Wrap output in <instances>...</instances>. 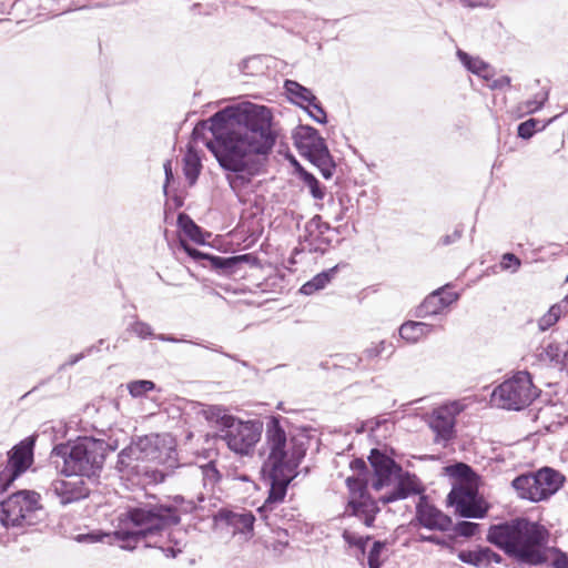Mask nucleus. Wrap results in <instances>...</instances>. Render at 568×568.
Masks as SVG:
<instances>
[{
	"instance_id": "obj_1",
	"label": "nucleus",
	"mask_w": 568,
	"mask_h": 568,
	"mask_svg": "<svg viewBox=\"0 0 568 568\" xmlns=\"http://www.w3.org/2000/svg\"><path fill=\"white\" fill-rule=\"evenodd\" d=\"M205 131L212 134V139L205 141L206 148L224 170L234 173L245 170L246 155L266 154L275 142L271 132V112L256 104L223 109L197 123L193 135L197 138Z\"/></svg>"
},
{
	"instance_id": "obj_29",
	"label": "nucleus",
	"mask_w": 568,
	"mask_h": 568,
	"mask_svg": "<svg viewBox=\"0 0 568 568\" xmlns=\"http://www.w3.org/2000/svg\"><path fill=\"white\" fill-rule=\"evenodd\" d=\"M178 225L193 242L197 244L205 243L202 229L186 213L178 215Z\"/></svg>"
},
{
	"instance_id": "obj_11",
	"label": "nucleus",
	"mask_w": 568,
	"mask_h": 568,
	"mask_svg": "<svg viewBox=\"0 0 568 568\" xmlns=\"http://www.w3.org/2000/svg\"><path fill=\"white\" fill-rule=\"evenodd\" d=\"M36 437L29 436L8 452L7 464L0 469V493H4L11 484L33 464Z\"/></svg>"
},
{
	"instance_id": "obj_48",
	"label": "nucleus",
	"mask_w": 568,
	"mask_h": 568,
	"mask_svg": "<svg viewBox=\"0 0 568 568\" xmlns=\"http://www.w3.org/2000/svg\"><path fill=\"white\" fill-rule=\"evenodd\" d=\"M520 260L513 253H505L503 255L501 267L507 270L514 266V271H517L520 266Z\"/></svg>"
},
{
	"instance_id": "obj_55",
	"label": "nucleus",
	"mask_w": 568,
	"mask_h": 568,
	"mask_svg": "<svg viewBox=\"0 0 568 568\" xmlns=\"http://www.w3.org/2000/svg\"><path fill=\"white\" fill-rule=\"evenodd\" d=\"M552 568H568V556L560 554L554 561Z\"/></svg>"
},
{
	"instance_id": "obj_64",
	"label": "nucleus",
	"mask_w": 568,
	"mask_h": 568,
	"mask_svg": "<svg viewBox=\"0 0 568 568\" xmlns=\"http://www.w3.org/2000/svg\"><path fill=\"white\" fill-rule=\"evenodd\" d=\"M379 424H381V423H379L378 420H376V422H375V427H378V426H379Z\"/></svg>"
},
{
	"instance_id": "obj_19",
	"label": "nucleus",
	"mask_w": 568,
	"mask_h": 568,
	"mask_svg": "<svg viewBox=\"0 0 568 568\" xmlns=\"http://www.w3.org/2000/svg\"><path fill=\"white\" fill-rule=\"evenodd\" d=\"M455 424V414L448 406L434 409L429 417V427L436 434L437 443H447L454 437Z\"/></svg>"
},
{
	"instance_id": "obj_25",
	"label": "nucleus",
	"mask_w": 568,
	"mask_h": 568,
	"mask_svg": "<svg viewBox=\"0 0 568 568\" xmlns=\"http://www.w3.org/2000/svg\"><path fill=\"white\" fill-rule=\"evenodd\" d=\"M434 329V325L425 322L408 321L400 325L399 336L408 343H417Z\"/></svg>"
},
{
	"instance_id": "obj_21",
	"label": "nucleus",
	"mask_w": 568,
	"mask_h": 568,
	"mask_svg": "<svg viewBox=\"0 0 568 568\" xmlns=\"http://www.w3.org/2000/svg\"><path fill=\"white\" fill-rule=\"evenodd\" d=\"M178 469L180 476H190L194 479H201L206 490H213L222 478L214 460H210L203 465H179Z\"/></svg>"
},
{
	"instance_id": "obj_60",
	"label": "nucleus",
	"mask_w": 568,
	"mask_h": 568,
	"mask_svg": "<svg viewBox=\"0 0 568 568\" xmlns=\"http://www.w3.org/2000/svg\"><path fill=\"white\" fill-rule=\"evenodd\" d=\"M353 464L357 465V467H362V468L366 467V465L363 460L357 459V460H354Z\"/></svg>"
},
{
	"instance_id": "obj_31",
	"label": "nucleus",
	"mask_w": 568,
	"mask_h": 568,
	"mask_svg": "<svg viewBox=\"0 0 568 568\" xmlns=\"http://www.w3.org/2000/svg\"><path fill=\"white\" fill-rule=\"evenodd\" d=\"M308 160L318 168L324 179L328 180L333 176L335 171V163L333 162V159L328 150Z\"/></svg>"
},
{
	"instance_id": "obj_33",
	"label": "nucleus",
	"mask_w": 568,
	"mask_h": 568,
	"mask_svg": "<svg viewBox=\"0 0 568 568\" xmlns=\"http://www.w3.org/2000/svg\"><path fill=\"white\" fill-rule=\"evenodd\" d=\"M300 175L303 180L304 184L308 187L310 193L316 200H322L325 196L324 189L322 187L320 181L310 172L304 169H300Z\"/></svg>"
},
{
	"instance_id": "obj_61",
	"label": "nucleus",
	"mask_w": 568,
	"mask_h": 568,
	"mask_svg": "<svg viewBox=\"0 0 568 568\" xmlns=\"http://www.w3.org/2000/svg\"><path fill=\"white\" fill-rule=\"evenodd\" d=\"M310 109H311V111L313 112V114H315V115H320L315 109H313V108H310Z\"/></svg>"
},
{
	"instance_id": "obj_41",
	"label": "nucleus",
	"mask_w": 568,
	"mask_h": 568,
	"mask_svg": "<svg viewBox=\"0 0 568 568\" xmlns=\"http://www.w3.org/2000/svg\"><path fill=\"white\" fill-rule=\"evenodd\" d=\"M342 537L346 544H348L351 547H357L362 554H365L366 551V545L368 540H371V536L362 537L357 536L356 534L345 529L342 534Z\"/></svg>"
},
{
	"instance_id": "obj_15",
	"label": "nucleus",
	"mask_w": 568,
	"mask_h": 568,
	"mask_svg": "<svg viewBox=\"0 0 568 568\" xmlns=\"http://www.w3.org/2000/svg\"><path fill=\"white\" fill-rule=\"evenodd\" d=\"M368 460L375 474V479L372 483V487L375 490L390 486L394 478L398 477L402 473V467L393 458L378 449L371 450Z\"/></svg>"
},
{
	"instance_id": "obj_32",
	"label": "nucleus",
	"mask_w": 568,
	"mask_h": 568,
	"mask_svg": "<svg viewBox=\"0 0 568 568\" xmlns=\"http://www.w3.org/2000/svg\"><path fill=\"white\" fill-rule=\"evenodd\" d=\"M205 418L211 422L215 423L217 426L221 427V429H225L226 425L232 422L233 417L232 415L226 414V410L221 406H207L204 410Z\"/></svg>"
},
{
	"instance_id": "obj_2",
	"label": "nucleus",
	"mask_w": 568,
	"mask_h": 568,
	"mask_svg": "<svg viewBox=\"0 0 568 568\" xmlns=\"http://www.w3.org/2000/svg\"><path fill=\"white\" fill-rule=\"evenodd\" d=\"M305 443L304 437H292L288 443L277 417H272L267 422L261 455L264 456L262 474L270 484V491L258 509L261 514L272 510L274 505L284 500L287 487L305 457L307 450Z\"/></svg>"
},
{
	"instance_id": "obj_3",
	"label": "nucleus",
	"mask_w": 568,
	"mask_h": 568,
	"mask_svg": "<svg viewBox=\"0 0 568 568\" xmlns=\"http://www.w3.org/2000/svg\"><path fill=\"white\" fill-rule=\"evenodd\" d=\"M118 519L119 529L112 534H80L75 537V540L94 544L113 537L122 542V549L133 550L141 540L180 523V516L175 507L152 503H138L136 505L128 506L119 515Z\"/></svg>"
},
{
	"instance_id": "obj_54",
	"label": "nucleus",
	"mask_w": 568,
	"mask_h": 568,
	"mask_svg": "<svg viewBox=\"0 0 568 568\" xmlns=\"http://www.w3.org/2000/svg\"><path fill=\"white\" fill-rule=\"evenodd\" d=\"M93 349H97V351H98L99 348H98V347H95V346H91V347H89V348L87 349V352H85V353H79V354H77V355H72V356L70 357V359L68 361L67 365L72 366V365L77 364V363H78L79 361H81V359H82L87 354H90Z\"/></svg>"
},
{
	"instance_id": "obj_43",
	"label": "nucleus",
	"mask_w": 568,
	"mask_h": 568,
	"mask_svg": "<svg viewBox=\"0 0 568 568\" xmlns=\"http://www.w3.org/2000/svg\"><path fill=\"white\" fill-rule=\"evenodd\" d=\"M332 230L331 225L322 220L321 215H314L306 224L305 231L317 232L326 235Z\"/></svg>"
},
{
	"instance_id": "obj_24",
	"label": "nucleus",
	"mask_w": 568,
	"mask_h": 568,
	"mask_svg": "<svg viewBox=\"0 0 568 568\" xmlns=\"http://www.w3.org/2000/svg\"><path fill=\"white\" fill-rule=\"evenodd\" d=\"M457 57L462 64L471 73L489 81L493 77V70L488 63L479 58L471 57L467 52L458 49Z\"/></svg>"
},
{
	"instance_id": "obj_39",
	"label": "nucleus",
	"mask_w": 568,
	"mask_h": 568,
	"mask_svg": "<svg viewBox=\"0 0 568 568\" xmlns=\"http://www.w3.org/2000/svg\"><path fill=\"white\" fill-rule=\"evenodd\" d=\"M126 388L132 397H142L155 388L152 381L139 379L128 383Z\"/></svg>"
},
{
	"instance_id": "obj_47",
	"label": "nucleus",
	"mask_w": 568,
	"mask_h": 568,
	"mask_svg": "<svg viewBox=\"0 0 568 568\" xmlns=\"http://www.w3.org/2000/svg\"><path fill=\"white\" fill-rule=\"evenodd\" d=\"M384 349H385V342L381 341L377 344H373L372 346L367 347L364 351V356L367 359H373V358L378 357L384 352Z\"/></svg>"
},
{
	"instance_id": "obj_8",
	"label": "nucleus",
	"mask_w": 568,
	"mask_h": 568,
	"mask_svg": "<svg viewBox=\"0 0 568 568\" xmlns=\"http://www.w3.org/2000/svg\"><path fill=\"white\" fill-rule=\"evenodd\" d=\"M159 436L139 437L118 455L116 470L122 477H135L146 473L143 463L160 458Z\"/></svg>"
},
{
	"instance_id": "obj_26",
	"label": "nucleus",
	"mask_w": 568,
	"mask_h": 568,
	"mask_svg": "<svg viewBox=\"0 0 568 568\" xmlns=\"http://www.w3.org/2000/svg\"><path fill=\"white\" fill-rule=\"evenodd\" d=\"M227 523L233 527L234 534L244 535L245 539H250L253 536L255 517L251 511L231 513L227 517Z\"/></svg>"
},
{
	"instance_id": "obj_51",
	"label": "nucleus",
	"mask_w": 568,
	"mask_h": 568,
	"mask_svg": "<svg viewBox=\"0 0 568 568\" xmlns=\"http://www.w3.org/2000/svg\"><path fill=\"white\" fill-rule=\"evenodd\" d=\"M462 234H463V229L457 227L452 234H447V235L443 236L439 240V242L442 245H450V244L457 242L462 237Z\"/></svg>"
},
{
	"instance_id": "obj_52",
	"label": "nucleus",
	"mask_w": 568,
	"mask_h": 568,
	"mask_svg": "<svg viewBox=\"0 0 568 568\" xmlns=\"http://www.w3.org/2000/svg\"><path fill=\"white\" fill-rule=\"evenodd\" d=\"M484 552H485L486 567L493 561L496 564H500L503 560V557L499 554L495 552L494 550H491L488 547H484Z\"/></svg>"
},
{
	"instance_id": "obj_27",
	"label": "nucleus",
	"mask_w": 568,
	"mask_h": 568,
	"mask_svg": "<svg viewBox=\"0 0 568 568\" xmlns=\"http://www.w3.org/2000/svg\"><path fill=\"white\" fill-rule=\"evenodd\" d=\"M341 264L316 274L312 280L302 285L300 292L304 295H312L323 288L335 277Z\"/></svg>"
},
{
	"instance_id": "obj_44",
	"label": "nucleus",
	"mask_w": 568,
	"mask_h": 568,
	"mask_svg": "<svg viewBox=\"0 0 568 568\" xmlns=\"http://www.w3.org/2000/svg\"><path fill=\"white\" fill-rule=\"evenodd\" d=\"M479 528V525L471 521H459L456 525H453L450 529H453L457 535L463 537H473Z\"/></svg>"
},
{
	"instance_id": "obj_49",
	"label": "nucleus",
	"mask_w": 568,
	"mask_h": 568,
	"mask_svg": "<svg viewBox=\"0 0 568 568\" xmlns=\"http://www.w3.org/2000/svg\"><path fill=\"white\" fill-rule=\"evenodd\" d=\"M487 85L491 89V90H500V89H504L506 87H509L510 85V78L507 77V75H503L498 79H490L489 81H487Z\"/></svg>"
},
{
	"instance_id": "obj_23",
	"label": "nucleus",
	"mask_w": 568,
	"mask_h": 568,
	"mask_svg": "<svg viewBox=\"0 0 568 568\" xmlns=\"http://www.w3.org/2000/svg\"><path fill=\"white\" fill-rule=\"evenodd\" d=\"M394 481H396L395 488L390 493L385 494L379 498V501L384 505L405 499L413 494L419 493V487L415 475H410L408 473L403 474L402 471L398 477L394 478Z\"/></svg>"
},
{
	"instance_id": "obj_59",
	"label": "nucleus",
	"mask_w": 568,
	"mask_h": 568,
	"mask_svg": "<svg viewBox=\"0 0 568 568\" xmlns=\"http://www.w3.org/2000/svg\"><path fill=\"white\" fill-rule=\"evenodd\" d=\"M163 551L166 557H173V558L176 557L178 552H180V550H175L172 547L165 548V549H163Z\"/></svg>"
},
{
	"instance_id": "obj_9",
	"label": "nucleus",
	"mask_w": 568,
	"mask_h": 568,
	"mask_svg": "<svg viewBox=\"0 0 568 568\" xmlns=\"http://www.w3.org/2000/svg\"><path fill=\"white\" fill-rule=\"evenodd\" d=\"M40 495L33 490H19L1 504V523L6 527H23L34 524L36 513L41 509Z\"/></svg>"
},
{
	"instance_id": "obj_6",
	"label": "nucleus",
	"mask_w": 568,
	"mask_h": 568,
	"mask_svg": "<svg viewBox=\"0 0 568 568\" xmlns=\"http://www.w3.org/2000/svg\"><path fill=\"white\" fill-rule=\"evenodd\" d=\"M565 477L550 467H544L537 471L521 474L511 481L520 499L531 503L547 500L564 485Z\"/></svg>"
},
{
	"instance_id": "obj_34",
	"label": "nucleus",
	"mask_w": 568,
	"mask_h": 568,
	"mask_svg": "<svg viewBox=\"0 0 568 568\" xmlns=\"http://www.w3.org/2000/svg\"><path fill=\"white\" fill-rule=\"evenodd\" d=\"M536 357L544 364L558 362L560 357V349L558 345L548 343L547 345H541L537 348Z\"/></svg>"
},
{
	"instance_id": "obj_37",
	"label": "nucleus",
	"mask_w": 568,
	"mask_h": 568,
	"mask_svg": "<svg viewBox=\"0 0 568 568\" xmlns=\"http://www.w3.org/2000/svg\"><path fill=\"white\" fill-rule=\"evenodd\" d=\"M548 97H549V90L542 89L541 91L537 92L532 99L523 103L520 109L524 110L528 114L535 113L544 106V104L548 100Z\"/></svg>"
},
{
	"instance_id": "obj_46",
	"label": "nucleus",
	"mask_w": 568,
	"mask_h": 568,
	"mask_svg": "<svg viewBox=\"0 0 568 568\" xmlns=\"http://www.w3.org/2000/svg\"><path fill=\"white\" fill-rule=\"evenodd\" d=\"M261 64H262V61H261L260 57H251L248 59H245L241 63V71L244 74L253 75L256 72L261 71V69H262Z\"/></svg>"
},
{
	"instance_id": "obj_13",
	"label": "nucleus",
	"mask_w": 568,
	"mask_h": 568,
	"mask_svg": "<svg viewBox=\"0 0 568 568\" xmlns=\"http://www.w3.org/2000/svg\"><path fill=\"white\" fill-rule=\"evenodd\" d=\"M284 89L290 100L303 108L307 114L317 123L325 124L327 115L315 94L306 87L294 80H285Z\"/></svg>"
},
{
	"instance_id": "obj_12",
	"label": "nucleus",
	"mask_w": 568,
	"mask_h": 568,
	"mask_svg": "<svg viewBox=\"0 0 568 568\" xmlns=\"http://www.w3.org/2000/svg\"><path fill=\"white\" fill-rule=\"evenodd\" d=\"M89 495L90 487L87 480L80 476H73L69 479H55L47 489V496L55 498L62 506L80 501Z\"/></svg>"
},
{
	"instance_id": "obj_10",
	"label": "nucleus",
	"mask_w": 568,
	"mask_h": 568,
	"mask_svg": "<svg viewBox=\"0 0 568 568\" xmlns=\"http://www.w3.org/2000/svg\"><path fill=\"white\" fill-rule=\"evenodd\" d=\"M262 434V423L258 420L243 422L233 417L232 422L221 429V438L227 447L236 454L248 455Z\"/></svg>"
},
{
	"instance_id": "obj_45",
	"label": "nucleus",
	"mask_w": 568,
	"mask_h": 568,
	"mask_svg": "<svg viewBox=\"0 0 568 568\" xmlns=\"http://www.w3.org/2000/svg\"><path fill=\"white\" fill-rule=\"evenodd\" d=\"M385 548V542L384 541H375L369 550V554H368V567L369 568H381V560H379V557H381V554L383 551V549Z\"/></svg>"
},
{
	"instance_id": "obj_14",
	"label": "nucleus",
	"mask_w": 568,
	"mask_h": 568,
	"mask_svg": "<svg viewBox=\"0 0 568 568\" xmlns=\"http://www.w3.org/2000/svg\"><path fill=\"white\" fill-rule=\"evenodd\" d=\"M447 504L465 518H483L487 513L476 491L467 487H454L447 496Z\"/></svg>"
},
{
	"instance_id": "obj_35",
	"label": "nucleus",
	"mask_w": 568,
	"mask_h": 568,
	"mask_svg": "<svg viewBox=\"0 0 568 568\" xmlns=\"http://www.w3.org/2000/svg\"><path fill=\"white\" fill-rule=\"evenodd\" d=\"M458 559L478 568L486 567L484 547L477 550H460L458 552Z\"/></svg>"
},
{
	"instance_id": "obj_28",
	"label": "nucleus",
	"mask_w": 568,
	"mask_h": 568,
	"mask_svg": "<svg viewBox=\"0 0 568 568\" xmlns=\"http://www.w3.org/2000/svg\"><path fill=\"white\" fill-rule=\"evenodd\" d=\"M303 242L305 244V248H307L310 252H315V253H325L326 250L331 246L332 244V239L328 237L327 235H324V234H320L317 232H311V231H305L304 230V235H303Z\"/></svg>"
},
{
	"instance_id": "obj_17",
	"label": "nucleus",
	"mask_w": 568,
	"mask_h": 568,
	"mask_svg": "<svg viewBox=\"0 0 568 568\" xmlns=\"http://www.w3.org/2000/svg\"><path fill=\"white\" fill-rule=\"evenodd\" d=\"M416 520L430 530L448 531L453 527L452 518L422 496L416 505Z\"/></svg>"
},
{
	"instance_id": "obj_40",
	"label": "nucleus",
	"mask_w": 568,
	"mask_h": 568,
	"mask_svg": "<svg viewBox=\"0 0 568 568\" xmlns=\"http://www.w3.org/2000/svg\"><path fill=\"white\" fill-rule=\"evenodd\" d=\"M539 124L540 121L536 119H529L521 122L517 128L518 136L525 140L530 139L536 131L545 129L546 124L538 126Z\"/></svg>"
},
{
	"instance_id": "obj_56",
	"label": "nucleus",
	"mask_w": 568,
	"mask_h": 568,
	"mask_svg": "<svg viewBox=\"0 0 568 568\" xmlns=\"http://www.w3.org/2000/svg\"><path fill=\"white\" fill-rule=\"evenodd\" d=\"M156 338L162 341V342H170V343H180V342H185L184 339H179L172 335H165V334H158L156 335Z\"/></svg>"
},
{
	"instance_id": "obj_50",
	"label": "nucleus",
	"mask_w": 568,
	"mask_h": 568,
	"mask_svg": "<svg viewBox=\"0 0 568 568\" xmlns=\"http://www.w3.org/2000/svg\"><path fill=\"white\" fill-rule=\"evenodd\" d=\"M418 539L420 541L432 542V544H435V545H438V546H442V547H448L449 546V542L445 538L436 536V535H429V536L419 535Z\"/></svg>"
},
{
	"instance_id": "obj_30",
	"label": "nucleus",
	"mask_w": 568,
	"mask_h": 568,
	"mask_svg": "<svg viewBox=\"0 0 568 568\" xmlns=\"http://www.w3.org/2000/svg\"><path fill=\"white\" fill-rule=\"evenodd\" d=\"M183 161H184V166H183L184 175H185L189 184L192 186L195 184V182L200 175V172L202 169L201 160L195 152L189 151L185 154Z\"/></svg>"
},
{
	"instance_id": "obj_42",
	"label": "nucleus",
	"mask_w": 568,
	"mask_h": 568,
	"mask_svg": "<svg viewBox=\"0 0 568 568\" xmlns=\"http://www.w3.org/2000/svg\"><path fill=\"white\" fill-rule=\"evenodd\" d=\"M128 329L142 339H145L149 337L156 338V334L153 333L152 327L148 323L139 321V320L131 323Z\"/></svg>"
},
{
	"instance_id": "obj_16",
	"label": "nucleus",
	"mask_w": 568,
	"mask_h": 568,
	"mask_svg": "<svg viewBox=\"0 0 568 568\" xmlns=\"http://www.w3.org/2000/svg\"><path fill=\"white\" fill-rule=\"evenodd\" d=\"M181 245L190 256L194 258H207L211 263V266L215 271L226 276L235 274L243 263L256 262V257H254L252 254L235 255L230 257L213 256L201 253L200 251L191 247L183 241H181Z\"/></svg>"
},
{
	"instance_id": "obj_62",
	"label": "nucleus",
	"mask_w": 568,
	"mask_h": 568,
	"mask_svg": "<svg viewBox=\"0 0 568 568\" xmlns=\"http://www.w3.org/2000/svg\"><path fill=\"white\" fill-rule=\"evenodd\" d=\"M197 499H199V501H203V500H204V496H203V495H200V496L197 497Z\"/></svg>"
},
{
	"instance_id": "obj_4",
	"label": "nucleus",
	"mask_w": 568,
	"mask_h": 568,
	"mask_svg": "<svg viewBox=\"0 0 568 568\" xmlns=\"http://www.w3.org/2000/svg\"><path fill=\"white\" fill-rule=\"evenodd\" d=\"M486 539L519 562L539 565L545 561L541 551L544 529L527 518L518 517L488 528Z\"/></svg>"
},
{
	"instance_id": "obj_18",
	"label": "nucleus",
	"mask_w": 568,
	"mask_h": 568,
	"mask_svg": "<svg viewBox=\"0 0 568 568\" xmlns=\"http://www.w3.org/2000/svg\"><path fill=\"white\" fill-rule=\"evenodd\" d=\"M458 298V293L440 287L432 292L416 308V316L425 318L427 316L438 315Z\"/></svg>"
},
{
	"instance_id": "obj_36",
	"label": "nucleus",
	"mask_w": 568,
	"mask_h": 568,
	"mask_svg": "<svg viewBox=\"0 0 568 568\" xmlns=\"http://www.w3.org/2000/svg\"><path fill=\"white\" fill-rule=\"evenodd\" d=\"M562 314V306L559 304L552 305L546 314L538 320V327L541 332H545L552 325H555Z\"/></svg>"
},
{
	"instance_id": "obj_63",
	"label": "nucleus",
	"mask_w": 568,
	"mask_h": 568,
	"mask_svg": "<svg viewBox=\"0 0 568 568\" xmlns=\"http://www.w3.org/2000/svg\"><path fill=\"white\" fill-rule=\"evenodd\" d=\"M342 219H343V216H342V215H337V216L335 217V220H336V221H341Z\"/></svg>"
},
{
	"instance_id": "obj_7",
	"label": "nucleus",
	"mask_w": 568,
	"mask_h": 568,
	"mask_svg": "<svg viewBox=\"0 0 568 568\" xmlns=\"http://www.w3.org/2000/svg\"><path fill=\"white\" fill-rule=\"evenodd\" d=\"M539 395L528 372H517L499 384L491 394V400L508 410H520L529 406Z\"/></svg>"
},
{
	"instance_id": "obj_5",
	"label": "nucleus",
	"mask_w": 568,
	"mask_h": 568,
	"mask_svg": "<svg viewBox=\"0 0 568 568\" xmlns=\"http://www.w3.org/2000/svg\"><path fill=\"white\" fill-rule=\"evenodd\" d=\"M116 449V445L104 439L91 436L79 437L74 442L55 445L50 458L59 468V458L62 460L61 473L67 477L80 476L92 479L100 476L105 457L109 452Z\"/></svg>"
},
{
	"instance_id": "obj_53",
	"label": "nucleus",
	"mask_w": 568,
	"mask_h": 568,
	"mask_svg": "<svg viewBox=\"0 0 568 568\" xmlns=\"http://www.w3.org/2000/svg\"><path fill=\"white\" fill-rule=\"evenodd\" d=\"M164 173H165V184L163 186V191L164 193L166 194V191H168V184L170 183V181L173 179V172H172V168H171V161L168 160L164 162Z\"/></svg>"
},
{
	"instance_id": "obj_22",
	"label": "nucleus",
	"mask_w": 568,
	"mask_h": 568,
	"mask_svg": "<svg viewBox=\"0 0 568 568\" xmlns=\"http://www.w3.org/2000/svg\"><path fill=\"white\" fill-rule=\"evenodd\" d=\"M379 513L377 500L371 495L363 498H348L345 516H354L363 520L366 527H373Z\"/></svg>"
},
{
	"instance_id": "obj_38",
	"label": "nucleus",
	"mask_w": 568,
	"mask_h": 568,
	"mask_svg": "<svg viewBox=\"0 0 568 568\" xmlns=\"http://www.w3.org/2000/svg\"><path fill=\"white\" fill-rule=\"evenodd\" d=\"M346 486L349 490V498H363L369 496L367 483L358 477H348Z\"/></svg>"
},
{
	"instance_id": "obj_58",
	"label": "nucleus",
	"mask_w": 568,
	"mask_h": 568,
	"mask_svg": "<svg viewBox=\"0 0 568 568\" xmlns=\"http://www.w3.org/2000/svg\"><path fill=\"white\" fill-rule=\"evenodd\" d=\"M455 468L458 470V474H459L460 476H465L467 473H470V471H471V468H470L468 465L463 464V463L457 464V465L455 466Z\"/></svg>"
},
{
	"instance_id": "obj_57",
	"label": "nucleus",
	"mask_w": 568,
	"mask_h": 568,
	"mask_svg": "<svg viewBox=\"0 0 568 568\" xmlns=\"http://www.w3.org/2000/svg\"><path fill=\"white\" fill-rule=\"evenodd\" d=\"M346 362L351 365H354L355 367H358L362 362V357L357 356L356 354H352L347 356Z\"/></svg>"
},
{
	"instance_id": "obj_20",
	"label": "nucleus",
	"mask_w": 568,
	"mask_h": 568,
	"mask_svg": "<svg viewBox=\"0 0 568 568\" xmlns=\"http://www.w3.org/2000/svg\"><path fill=\"white\" fill-rule=\"evenodd\" d=\"M295 144L303 154L311 159L328 150L325 140L311 125H300L294 134Z\"/></svg>"
}]
</instances>
